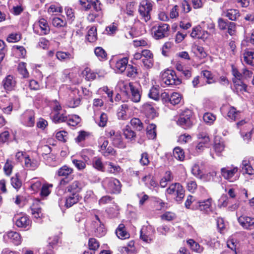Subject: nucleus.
Here are the masks:
<instances>
[{
	"mask_svg": "<svg viewBox=\"0 0 254 254\" xmlns=\"http://www.w3.org/2000/svg\"><path fill=\"white\" fill-rule=\"evenodd\" d=\"M197 141L209 143L210 139L206 130H199L197 134Z\"/></svg>",
	"mask_w": 254,
	"mask_h": 254,
	"instance_id": "37998d69",
	"label": "nucleus"
},
{
	"mask_svg": "<svg viewBox=\"0 0 254 254\" xmlns=\"http://www.w3.org/2000/svg\"><path fill=\"white\" fill-rule=\"evenodd\" d=\"M2 83L5 90L11 91L15 88L16 82L13 76L8 75L3 79Z\"/></svg>",
	"mask_w": 254,
	"mask_h": 254,
	"instance_id": "4be33fe9",
	"label": "nucleus"
},
{
	"mask_svg": "<svg viewBox=\"0 0 254 254\" xmlns=\"http://www.w3.org/2000/svg\"><path fill=\"white\" fill-rule=\"evenodd\" d=\"M31 221L26 215L22 216L18 218L15 221V225L19 228L29 229L30 227Z\"/></svg>",
	"mask_w": 254,
	"mask_h": 254,
	"instance_id": "a878e982",
	"label": "nucleus"
},
{
	"mask_svg": "<svg viewBox=\"0 0 254 254\" xmlns=\"http://www.w3.org/2000/svg\"><path fill=\"white\" fill-rule=\"evenodd\" d=\"M96 28L91 27L88 31L87 39L90 42H94L97 40Z\"/></svg>",
	"mask_w": 254,
	"mask_h": 254,
	"instance_id": "c03bdc74",
	"label": "nucleus"
},
{
	"mask_svg": "<svg viewBox=\"0 0 254 254\" xmlns=\"http://www.w3.org/2000/svg\"><path fill=\"white\" fill-rule=\"evenodd\" d=\"M182 99L180 94L176 92L173 93L169 98V102L171 104L175 105L179 104Z\"/></svg>",
	"mask_w": 254,
	"mask_h": 254,
	"instance_id": "8fccbe9b",
	"label": "nucleus"
},
{
	"mask_svg": "<svg viewBox=\"0 0 254 254\" xmlns=\"http://www.w3.org/2000/svg\"><path fill=\"white\" fill-rule=\"evenodd\" d=\"M112 64L114 65V69L117 72L122 73L127 68L128 59L123 58L120 59L113 60Z\"/></svg>",
	"mask_w": 254,
	"mask_h": 254,
	"instance_id": "dca6fc26",
	"label": "nucleus"
},
{
	"mask_svg": "<svg viewBox=\"0 0 254 254\" xmlns=\"http://www.w3.org/2000/svg\"><path fill=\"white\" fill-rule=\"evenodd\" d=\"M94 118L95 122L99 126L104 127L106 126L108 121V116L106 114L101 113L99 118L96 117L95 115Z\"/></svg>",
	"mask_w": 254,
	"mask_h": 254,
	"instance_id": "4c0bfd02",
	"label": "nucleus"
},
{
	"mask_svg": "<svg viewBox=\"0 0 254 254\" xmlns=\"http://www.w3.org/2000/svg\"><path fill=\"white\" fill-rule=\"evenodd\" d=\"M187 243L190 246V249L194 252L201 253L203 251V248L192 239L188 240Z\"/></svg>",
	"mask_w": 254,
	"mask_h": 254,
	"instance_id": "a19ab883",
	"label": "nucleus"
},
{
	"mask_svg": "<svg viewBox=\"0 0 254 254\" xmlns=\"http://www.w3.org/2000/svg\"><path fill=\"white\" fill-rule=\"evenodd\" d=\"M131 116L129 106L127 104L121 105L118 109L117 116L119 119L126 120Z\"/></svg>",
	"mask_w": 254,
	"mask_h": 254,
	"instance_id": "6ab92c4d",
	"label": "nucleus"
},
{
	"mask_svg": "<svg viewBox=\"0 0 254 254\" xmlns=\"http://www.w3.org/2000/svg\"><path fill=\"white\" fill-rule=\"evenodd\" d=\"M160 85L162 87L178 85L181 83V80L177 76L175 71L167 69L161 73Z\"/></svg>",
	"mask_w": 254,
	"mask_h": 254,
	"instance_id": "f257e3e1",
	"label": "nucleus"
},
{
	"mask_svg": "<svg viewBox=\"0 0 254 254\" xmlns=\"http://www.w3.org/2000/svg\"><path fill=\"white\" fill-rule=\"evenodd\" d=\"M73 172L72 168L64 165L61 167L57 172L56 175L59 177H63L67 178L68 176L70 175Z\"/></svg>",
	"mask_w": 254,
	"mask_h": 254,
	"instance_id": "c756f323",
	"label": "nucleus"
},
{
	"mask_svg": "<svg viewBox=\"0 0 254 254\" xmlns=\"http://www.w3.org/2000/svg\"><path fill=\"white\" fill-rule=\"evenodd\" d=\"M240 112L236 110V109L234 107H230L228 114V117L233 121H236L239 118Z\"/></svg>",
	"mask_w": 254,
	"mask_h": 254,
	"instance_id": "864d4df0",
	"label": "nucleus"
},
{
	"mask_svg": "<svg viewBox=\"0 0 254 254\" xmlns=\"http://www.w3.org/2000/svg\"><path fill=\"white\" fill-rule=\"evenodd\" d=\"M107 135L110 138L112 144L119 148H124L126 145L123 141L121 132L115 131L114 129H110L107 131Z\"/></svg>",
	"mask_w": 254,
	"mask_h": 254,
	"instance_id": "39448f33",
	"label": "nucleus"
},
{
	"mask_svg": "<svg viewBox=\"0 0 254 254\" xmlns=\"http://www.w3.org/2000/svg\"><path fill=\"white\" fill-rule=\"evenodd\" d=\"M26 64L24 62H21L18 64V71L19 73L24 77L28 78L29 77V73L26 67Z\"/></svg>",
	"mask_w": 254,
	"mask_h": 254,
	"instance_id": "603ef678",
	"label": "nucleus"
},
{
	"mask_svg": "<svg viewBox=\"0 0 254 254\" xmlns=\"http://www.w3.org/2000/svg\"><path fill=\"white\" fill-rule=\"evenodd\" d=\"M22 124L28 127H33L35 125V113L33 110H26L21 116Z\"/></svg>",
	"mask_w": 254,
	"mask_h": 254,
	"instance_id": "f8f14e48",
	"label": "nucleus"
},
{
	"mask_svg": "<svg viewBox=\"0 0 254 254\" xmlns=\"http://www.w3.org/2000/svg\"><path fill=\"white\" fill-rule=\"evenodd\" d=\"M85 161L73 159L72 162L75 167L79 171L83 170L86 167V163Z\"/></svg>",
	"mask_w": 254,
	"mask_h": 254,
	"instance_id": "0e129e2a",
	"label": "nucleus"
},
{
	"mask_svg": "<svg viewBox=\"0 0 254 254\" xmlns=\"http://www.w3.org/2000/svg\"><path fill=\"white\" fill-rule=\"evenodd\" d=\"M104 105V102L101 98H95L93 100L92 107L94 111L100 110Z\"/></svg>",
	"mask_w": 254,
	"mask_h": 254,
	"instance_id": "e2e57ef3",
	"label": "nucleus"
},
{
	"mask_svg": "<svg viewBox=\"0 0 254 254\" xmlns=\"http://www.w3.org/2000/svg\"><path fill=\"white\" fill-rule=\"evenodd\" d=\"M101 153L105 157H108L109 156H115L116 153V150L110 146H109L105 148L100 150Z\"/></svg>",
	"mask_w": 254,
	"mask_h": 254,
	"instance_id": "052dcab7",
	"label": "nucleus"
},
{
	"mask_svg": "<svg viewBox=\"0 0 254 254\" xmlns=\"http://www.w3.org/2000/svg\"><path fill=\"white\" fill-rule=\"evenodd\" d=\"M192 174L198 178L203 179V171L198 164H194L191 169Z\"/></svg>",
	"mask_w": 254,
	"mask_h": 254,
	"instance_id": "09e8293b",
	"label": "nucleus"
},
{
	"mask_svg": "<svg viewBox=\"0 0 254 254\" xmlns=\"http://www.w3.org/2000/svg\"><path fill=\"white\" fill-rule=\"evenodd\" d=\"M106 165H108L107 171L109 173L117 175L123 171L119 165L115 164L112 162H106Z\"/></svg>",
	"mask_w": 254,
	"mask_h": 254,
	"instance_id": "2f4dec72",
	"label": "nucleus"
},
{
	"mask_svg": "<svg viewBox=\"0 0 254 254\" xmlns=\"http://www.w3.org/2000/svg\"><path fill=\"white\" fill-rule=\"evenodd\" d=\"M195 203H197V200H196L192 196L189 195L188 197L185 204V206L187 208H190L192 210H195V208H194Z\"/></svg>",
	"mask_w": 254,
	"mask_h": 254,
	"instance_id": "13d9d810",
	"label": "nucleus"
},
{
	"mask_svg": "<svg viewBox=\"0 0 254 254\" xmlns=\"http://www.w3.org/2000/svg\"><path fill=\"white\" fill-rule=\"evenodd\" d=\"M53 187L51 184H43L40 189V195L42 197L47 196L51 192L50 188Z\"/></svg>",
	"mask_w": 254,
	"mask_h": 254,
	"instance_id": "6e6d98bb",
	"label": "nucleus"
},
{
	"mask_svg": "<svg viewBox=\"0 0 254 254\" xmlns=\"http://www.w3.org/2000/svg\"><path fill=\"white\" fill-rule=\"evenodd\" d=\"M134 83L133 82L128 83L127 81L121 80L118 82L117 87L121 91H123V92H125L126 94H127L130 88V85H133Z\"/></svg>",
	"mask_w": 254,
	"mask_h": 254,
	"instance_id": "72a5a7b5",
	"label": "nucleus"
},
{
	"mask_svg": "<svg viewBox=\"0 0 254 254\" xmlns=\"http://www.w3.org/2000/svg\"><path fill=\"white\" fill-rule=\"evenodd\" d=\"M34 33L40 35H47L50 32V27L46 19L41 18L33 25Z\"/></svg>",
	"mask_w": 254,
	"mask_h": 254,
	"instance_id": "1a4fd4ad",
	"label": "nucleus"
},
{
	"mask_svg": "<svg viewBox=\"0 0 254 254\" xmlns=\"http://www.w3.org/2000/svg\"><path fill=\"white\" fill-rule=\"evenodd\" d=\"M173 180V176L170 171H166L161 179L160 185L162 188L166 187L168 182H171Z\"/></svg>",
	"mask_w": 254,
	"mask_h": 254,
	"instance_id": "c9c22d12",
	"label": "nucleus"
},
{
	"mask_svg": "<svg viewBox=\"0 0 254 254\" xmlns=\"http://www.w3.org/2000/svg\"><path fill=\"white\" fill-rule=\"evenodd\" d=\"M103 188L111 194H119L121 191L122 184L120 181L113 177L105 178L102 183Z\"/></svg>",
	"mask_w": 254,
	"mask_h": 254,
	"instance_id": "f03ea898",
	"label": "nucleus"
},
{
	"mask_svg": "<svg viewBox=\"0 0 254 254\" xmlns=\"http://www.w3.org/2000/svg\"><path fill=\"white\" fill-rule=\"evenodd\" d=\"M19 105L18 98L16 96H13L10 99V102L8 106L3 107L1 109L3 112L6 114H10L14 107H17Z\"/></svg>",
	"mask_w": 254,
	"mask_h": 254,
	"instance_id": "cd10ccee",
	"label": "nucleus"
},
{
	"mask_svg": "<svg viewBox=\"0 0 254 254\" xmlns=\"http://www.w3.org/2000/svg\"><path fill=\"white\" fill-rule=\"evenodd\" d=\"M155 229L151 225L143 226L140 230V238L144 242L149 243L154 238Z\"/></svg>",
	"mask_w": 254,
	"mask_h": 254,
	"instance_id": "9b49d317",
	"label": "nucleus"
},
{
	"mask_svg": "<svg viewBox=\"0 0 254 254\" xmlns=\"http://www.w3.org/2000/svg\"><path fill=\"white\" fill-rule=\"evenodd\" d=\"M131 125L138 130H141L143 128L142 123L138 118H133L130 120Z\"/></svg>",
	"mask_w": 254,
	"mask_h": 254,
	"instance_id": "680f3d73",
	"label": "nucleus"
},
{
	"mask_svg": "<svg viewBox=\"0 0 254 254\" xmlns=\"http://www.w3.org/2000/svg\"><path fill=\"white\" fill-rule=\"evenodd\" d=\"M68 133L66 131L62 130L57 132L56 134V137L59 140L65 142L68 139Z\"/></svg>",
	"mask_w": 254,
	"mask_h": 254,
	"instance_id": "338daca9",
	"label": "nucleus"
},
{
	"mask_svg": "<svg viewBox=\"0 0 254 254\" xmlns=\"http://www.w3.org/2000/svg\"><path fill=\"white\" fill-rule=\"evenodd\" d=\"M169 25L167 24H161L154 26L152 29L153 37L156 40L167 37L169 35Z\"/></svg>",
	"mask_w": 254,
	"mask_h": 254,
	"instance_id": "6e6552de",
	"label": "nucleus"
},
{
	"mask_svg": "<svg viewBox=\"0 0 254 254\" xmlns=\"http://www.w3.org/2000/svg\"><path fill=\"white\" fill-rule=\"evenodd\" d=\"M117 237L121 239H126L129 237V234L125 230L124 224H121L118 226L116 231Z\"/></svg>",
	"mask_w": 254,
	"mask_h": 254,
	"instance_id": "473e14b6",
	"label": "nucleus"
},
{
	"mask_svg": "<svg viewBox=\"0 0 254 254\" xmlns=\"http://www.w3.org/2000/svg\"><path fill=\"white\" fill-rule=\"evenodd\" d=\"M47 11L49 14L61 13L63 11V8L59 4H52L48 7Z\"/></svg>",
	"mask_w": 254,
	"mask_h": 254,
	"instance_id": "4d7b16f0",
	"label": "nucleus"
},
{
	"mask_svg": "<svg viewBox=\"0 0 254 254\" xmlns=\"http://www.w3.org/2000/svg\"><path fill=\"white\" fill-rule=\"evenodd\" d=\"M129 91L130 100L135 103L139 102L141 99V92L138 85L134 83L133 85H130Z\"/></svg>",
	"mask_w": 254,
	"mask_h": 254,
	"instance_id": "412c9836",
	"label": "nucleus"
},
{
	"mask_svg": "<svg viewBox=\"0 0 254 254\" xmlns=\"http://www.w3.org/2000/svg\"><path fill=\"white\" fill-rule=\"evenodd\" d=\"M94 53L100 61H104L107 59V54L105 50L101 47L95 48Z\"/></svg>",
	"mask_w": 254,
	"mask_h": 254,
	"instance_id": "ea45409f",
	"label": "nucleus"
},
{
	"mask_svg": "<svg viewBox=\"0 0 254 254\" xmlns=\"http://www.w3.org/2000/svg\"><path fill=\"white\" fill-rule=\"evenodd\" d=\"M152 9V4L149 0H141L139 6L138 11L143 18L147 22L150 18V13Z\"/></svg>",
	"mask_w": 254,
	"mask_h": 254,
	"instance_id": "423d86ee",
	"label": "nucleus"
},
{
	"mask_svg": "<svg viewBox=\"0 0 254 254\" xmlns=\"http://www.w3.org/2000/svg\"><path fill=\"white\" fill-rule=\"evenodd\" d=\"M240 169L243 174L253 175L254 174V169L252 167L249 158H245L240 165Z\"/></svg>",
	"mask_w": 254,
	"mask_h": 254,
	"instance_id": "aec40b11",
	"label": "nucleus"
},
{
	"mask_svg": "<svg viewBox=\"0 0 254 254\" xmlns=\"http://www.w3.org/2000/svg\"><path fill=\"white\" fill-rule=\"evenodd\" d=\"M201 74L206 79V83L207 84H210L216 82L214 75L211 71L207 70H202L201 71Z\"/></svg>",
	"mask_w": 254,
	"mask_h": 254,
	"instance_id": "49530a36",
	"label": "nucleus"
},
{
	"mask_svg": "<svg viewBox=\"0 0 254 254\" xmlns=\"http://www.w3.org/2000/svg\"><path fill=\"white\" fill-rule=\"evenodd\" d=\"M95 220H94L92 223L93 228L95 229V234L97 237H102L105 235L106 230L104 227V225L101 223L99 216L97 214H95Z\"/></svg>",
	"mask_w": 254,
	"mask_h": 254,
	"instance_id": "4468645a",
	"label": "nucleus"
},
{
	"mask_svg": "<svg viewBox=\"0 0 254 254\" xmlns=\"http://www.w3.org/2000/svg\"><path fill=\"white\" fill-rule=\"evenodd\" d=\"M66 199L65 202V206L67 208L71 207L74 204L76 203L79 201V195H74L72 194H66Z\"/></svg>",
	"mask_w": 254,
	"mask_h": 254,
	"instance_id": "7c9ffc66",
	"label": "nucleus"
},
{
	"mask_svg": "<svg viewBox=\"0 0 254 254\" xmlns=\"http://www.w3.org/2000/svg\"><path fill=\"white\" fill-rule=\"evenodd\" d=\"M103 13L102 11L96 12L93 10L89 13L87 19L90 22H94L96 20L100 19L103 16Z\"/></svg>",
	"mask_w": 254,
	"mask_h": 254,
	"instance_id": "79ce46f5",
	"label": "nucleus"
},
{
	"mask_svg": "<svg viewBox=\"0 0 254 254\" xmlns=\"http://www.w3.org/2000/svg\"><path fill=\"white\" fill-rule=\"evenodd\" d=\"M82 185L78 181H73L71 184L66 187L65 189V194H72L74 195H79L78 193L81 190Z\"/></svg>",
	"mask_w": 254,
	"mask_h": 254,
	"instance_id": "a211bd4d",
	"label": "nucleus"
},
{
	"mask_svg": "<svg viewBox=\"0 0 254 254\" xmlns=\"http://www.w3.org/2000/svg\"><path fill=\"white\" fill-rule=\"evenodd\" d=\"M4 238H7L10 240L14 245L16 246L19 245L22 242L20 235L16 232L10 231L4 235Z\"/></svg>",
	"mask_w": 254,
	"mask_h": 254,
	"instance_id": "b1692460",
	"label": "nucleus"
},
{
	"mask_svg": "<svg viewBox=\"0 0 254 254\" xmlns=\"http://www.w3.org/2000/svg\"><path fill=\"white\" fill-rule=\"evenodd\" d=\"M239 168L232 165L231 166H227L221 169L222 176L230 182H234L239 179V175L237 173Z\"/></svg>",
	"mask_w": 254,
	"mask_h": 254,
	"instance_id": "7ed1b4c3",
	"label": "nucleus"
},
{
	"mask_svg": "<svg viewBox=\"0 0 254 254\" xmlns=\"http://www.w3.org/2000/svg\"><path fill=\"white\" fill-rule=\"evenodd\" d=\"M92 165L93 167L97 170L101 172H105L104 165L101 158L95 157L93 159Z\"/></svg>",
	"mask_w": 254,
	"mask_h": 254,
	"instance_id": "e433bc0d",
	"label": "nucleus"
},
{
	"mask_svg": "<svg viewBox=\"0 0 254 254\" xmlns=\"http://www.w3.org/2000/svg\"><path fill=\"white\" fill-rule=\"evenodd\" d=\"M242 62L249 65L254 69V49H246L243 53Z\"/></svg>",
	"mask_w": 254,
	"mask_h": 254,
	"instance_id": "f3484780",
	"label": "nucleus"
},
{
	"mask_svg": "<svg viewBox=\"0 0 254 254\" xmlns=\"http://www.w3.org/2000/svg\"><path fill=\"white\" fill-rule=\"evenodd\" d=\"M173 155L175 158L181 161H183L185 158L184 151L180 147H176L174 149Z\"/></svg>",
	"mask_w": 254,
	"mask_h": 254,
	"instance_id": "de8ad7c7",
	"label": "nucleus"
},
{
	"mask_svg": "<svg viewBox=\"0 0 254 254\" xmlns=\"http://www.w3.org/2000/svg\"><path fill=\"white\" fill-rule=\"evenodd\" d=\"M80 118L76 115H68L66 122L68 125L75 127L80 122Z\"/></svg>",
	"mask_w": 254,
	"mask_h": 254,
	"instance_id": "58836bf2",
	"label": "nucleus"
},
{
	"mask_svg": "<svg viewBox=\"0 0 254 254\" xmlns=\"http://www.w3.org/2000/svg\"><path fill=\"white\" fill-rule=\"evenodd\" d=\"M124 135L127 139L129 140L134 139L136 136L135 133L128 126L124 129Z\"/></svg>",
	"mask_w": 254,
	"mask_h": 254,
	"instance_id": "5fc2aeb1",
	"label": "nucleus"
},
{
	"mask_svg": "<svg viewBox=\"0 0 254 254\" xmlns=\"http://www.w3.org/2000/svg\"><path fill=\"white\" fill-rule=\"evenodd\" d=\"M156 126L155 125L151 124L148 126L147 127V135L149 139H154L156 136Z\"/></svg>",
	"mask_w": 254,
	"mask_h": 254,
	"instance_id": "a18cd8bd",
	"label": "nucleus"
},
{
	"mask_svg": "<svg viewBox=\"0 0 254 254\" xmlns=\"http://www.w3.org/2000/svg\"><path fill=\"white\" fill-rule=\"evenodd\" d=\"M82 74L88 80H94L96 77V73L88 67H86L82 71Z\"/></svg>",
	"mask_w": 254,
	"mask_h": 254,
	"instance_id": "3c124183",
	"label": "nucleus"
},
{
	"mask_svg": "<svg viewBox=\"0 0 254 254\" xmlns=\"http://www.w3.org/2000/svg\"><path fill=\"white\" fill-rule=\"evenodd\" d=\"M232 74L235 77L233 81L236 88L240 91H246L247 85L241 81L242 80V71H239L238 69L234 66H232Z\"/></svg>",
	"mask_w": 254,
	"mask_h": 254,
	"instance_id": "9d476101",
	"label": "nucleus"
},
{
	"mask_svg": "<svg viewBox=\"0 0 254 254\" xmlns=\"http://www.w3.org/2000/svg\"><path fill=\"white\" fill-rule=\"evenodd\" d=\"M24 167L29 170H35L39 166V163L36 159L31 158L29 156H25L24 157Z\"/></svg>",
	"mask_w": 254,
	"mask_h": 254,
	"instance_id": "5701e85b",
	"label": "nucleus"
},
{
	"mask_svg": "<svg viewBox=\"0 0 254 254\" xmlns=\"http://www.w3.org/2000/svg\"><path fill=\"white\" fill-rule=\"evenodd\" d=\"M212 199L209 197L205 200L197 201V203H195L194 208L195 210H199L205 213H209L212 211Z\"/></svg>",
	"mask_w": 254,
	"mask_h": 254,
	"instance_id": "ddd939ff",
	"label": "nucleus"
},
{
	"mask_svg": "<svg viewBox=\"0 0 254 254\" xmlns=\"http://www.w3.org/2000/svg\"><path fill=\"white\" fill-rule=\"evenodd\" d=\"M88 247L90 250L96 251L99 247V242L95 238H90L88 241Z\"/></svg>",
	"mask_w": 254,
	"mask_h": 254,
	"instance_id": "69168bd1",
	"label": "nucleus"
},
{
	"mask_svg": "<svg viewBox=\"0 0 254 254\" xmlns=\"http://www.w3.org/2000/svg\"><path fill=\"white\" fill-rule=\"evenodd\" d=\"M67 116L65 110L60 111L56 113H52L51 118L55 123L65 122L67 120Z\"/></svg>",
	"mask_w": 254,
	"mask_h": 254,
	"instance_id": "393cba45",
	"label": "nucleus"
},
{
	"mask_svg": "<svg viewBox=\"0 0 254 254\" xmlns=\"http://www.w3.org/2000/svg\"><path fill=\"white\" fill-rule=\"evenodd\" d=\"M226 16L228 17L230 20H236L239 16V12L237 9H229L227 11Z\"/></svg>",
	"mask_w": 254,
	"mask_h": 254,
	"instance_id": "bf43d9fd",
	"label": "nucleus"
},
{
	"mask_svg": "<svg viewBox=\"0 0 254 254\" xmlns=\"http://www.w3.org/2000/svg\"><path fill=\"white\" fill-rule=\"evenodd\" d=\"M56 56L57 58L61 62H67L74 58L73 52L58 51Z\"/></svg>",
	"mask_w": 254,
	"mask_h": 254,
	"instance_id": "bb28decb",
	"label": "nucleus"
},
{
	"mask_svg": "<svg viewBox=\"0 0 254 254\" xmlns=\"http://www.w3.org/2000/svg\"><path fill=\"white\" fill-rule=\"evenodd\" d=\"M43 180L40 178H34L30 180L29 183L30 189L33 192H37L40 191L42 186Z\"/></svg>",
	"mask_w": 254,
	"mask_h": 254,
	"instance_id": "c85d7f7f",
	"label": "nucleus"
},
{
	"mask_svg": "<svg viewBox=\"0 0 254 254\" xmlns=\"http://www.w3.org/2000/svg\"><path fill=\"white\" fill-rule=\"evenodd\" d=\"M203 119L204 122L210 125L213 123L216 120V117L213 114L210 113H206L204 114Z\"/></svg>",
	"mask_w": 254,
	"mask_h": 254,
	"instance_id": "774afa93",
	"label": "nucleus"
},
{
	"mask_svg": "<svg viewBox=\"0 0 254 254\" xmlns=\"http://www.w3.org/2000/svg\"><path fill=\"white\" fill-rule=\"evenodd\" d=\"M143 111L146 117L148 118L153 119L156 116V113L155 109L152 105L146 104L143 107Z\"/></svg>",
	"mask_w": 254,
	"mask_h": 254,
	"instance_id": "f704fd0d",
	"label": "nucleus"
},
{
	"mask_svg": "<svg viewBox=\"0 0 254 254\" xmlns=\"http://www.w3.org/2000/svg\"><path fill=\"white\" fill-rule=\"evenodd\" d=\"M168 194L175 196L176 200L180 202L185 196V190L182 186L179 183H174L171 185L166 190Z\"/></svg>",
	"mask_w": 254,
	"mask_h": 254,
	"instance_id": "20e7f679",
	"label": "nucleus"
},
{
	"mask_svg": "<svg viewBox=\"0 0 254 254\" xmlns=\"http://www.w3.org/2000/svg\"><path fill=\"white\" fill-rule=\"evenodd\" d=\"M239 224L246 229H254V218L245 215L238 218Z\"/></svg>",
	"mask_w": 254,
	"mask_h": 254,
	"instance_id": "2eb2a0df",
	"label": "nucleus"
},
{
	"mask_svg": "<svg viewBox=\"0 0 254 254\" xmlns=\"http://www.w3.org/2000/svg\"><path fill=\"white\" fill-rule=\"evenodd\" d=\"M191 117V112L189 110H185L180 115L177 121V124L185 129L190 128L192 125Z\"/></svg>",
	"mask_w": 254,
	"mask_h": 254,
	"instance_id": "0eeeda50",
	"label": "nucleus"
}]
</instances>
